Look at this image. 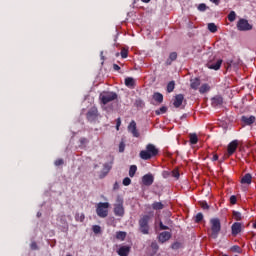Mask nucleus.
<instances>
[{
    "mask_svg": "<svg viewBox=\"0 0 256 256\" xmlns=\"http://www.w3.org/2000/svg\"><path fill=\"white\" fill-rule=\"evenodd\" d=\"M159 227H160L161 231H167V229H169V226H165V224H163V222L159 223Z\"/></svg>",
    "mask_w": 256,
    "mask_h": 256,
    "instance_id": "48",
    "label": "nucleus"
},
{
    "mask_svg": "<svg viewBox=\"0 0 256 256\" xmlns=\"http://www.w3.org/2000/svg\"><path fill=\"white\" fill-rule=\"evenodd\" d=\"M218 159H219V155L214 154L212 157V161H218Z\"/></svg>",
    "mask_w": 256,
    "mask_h": 256,
    "instance_id": "57",
    "label": "nucleus"
},
{
    "mask_svg": "<svg viewBox=\"0 0 256 256\" xmlns=\"http://www.w3.org/2000/svg\"><path fill=\"white\" fill-rule=\"evenodd\" d=\"M114 71H121V67L117 64H113Z\"/></svg>",
    "mask_w": 256,
    "mask_h": 256,
    "instance_id": "54",
    "label": "nucleus"
},
{
    "mask_svg": "<svg viewBox=\"0 0 256 256\" xmlns=\"http://www.w3.org/2000/svg\"><path fill=\"white\" fill-rule=\"evenodd\" d=\"M92 231H93V233H95V235H99V233H101V226H99V225H94V226L92 227Z\"/></svg>",
    "mask_w": 256,
    "mask_h": 256,
    "instance_id": "38",
    "label": "nucleus"
},
{
    "mask_svg": "<svg viewBox=\"0 0 256 256\" xmlns=\"http://www.w3.org/2000/svg\"><path fill=\"white\" fill-rule=\"evenodd\" d=\"M87 143H89V140L87 138H80L81 145H87Z\"/></svg>",
    "mask_w": 256,
    "mask_h": 256,
    "instance_id": "50",
    "label": "nucleus"
},
{
    "mask_svg": "<svg viewBox=\"0 0 256 256\" xmlns=\"http://www.w3.org/2000/svg\"><path fill=\"white\" fill-rule=\"evenodd\" d=\"M114 191H117V189H119V183L115 182L114 186H113Z\"/></svg>",
    "mask_w": 256,
    "mask_h": 256,
    "instance_id": "55",
    "label": "nucleus"
},
{
    "mask_svg": "<svg viewBox=\"0 0 256 256\" xmlns=\"http://www.w3.org/2000/svg\"><path fill=\"white\" fill-rule=\"evenodd\" d=\"M99 99H100L102 105H107V103H111V101H115L117 99V93L102 92L99 96Z\"/></svg>",
    "mask_w": 256,
    "mask_h": 256,
    "instance_id": "6",
    "label": "nucleus"
},
{
    "mask_svg": "<svg viewBox=\"0 0 256 256\" xmlns=\"http://www.w3.org/2000/svg\"><path fill=\"white\" fill-rule=\"evenodd\" d=\"M183 101H185V96L183 94H177L174 98L173 106L179 109L183 105Z\"/></svg>",
    "mask_w": 256,
    "mask_h": 256,
    "instance_id": "14",
    "label": "nucleus"
},
{
    "mask_svg": "<svg viewBox=\"0 0 256 256\" xmlns=\"http://www.w3.org/2000/svg\"><path fill=\"white\" fill-rule=\"evenodd\" d=\"M230 203H231V205H236L237 204V196L232 195L230 197Z\"/></svg>",
    "mask_w": 256,
    "mask_h": 256,
    "instance_id": "46",
    "label": "nucleus"
},
{
    "mask_svg": "<svg viewBox=\"0 0 256 256\" xmlns=\"http://www.w3.org/2000/svg\"><path fill=\"white\" fill-rule=\"evenodd\" d=\"M171 239V232L164 231L158 235L159 243H167Z\"/></svg>",
    "mask_w": 256,
    "mask_h": 256,
    "instance_id": "16",
    "label": "nucleus"
},
{
    "mask_svg": "<svg viewBox=\"0 0 256 256\" xmlns=\"http://www.w3.org/2000/svg\"><path fill=\"white\" fill-rule=\"evenodd\" d=\"M211 3H214V5H219L221 3L220 0H210Z\"/></svg>",
    "mask_w": 256,
    "mask_h": 256,
    "instance_id": "56",
    "label": "nucleus"
},
{
    "mask_svg": "<svg viewBox=\"0 0 256 256\" xmlns=\"http://www.w3.org/2000/svg\"><path fill=\"white\" fill-rule=\"evenodd\" d=\"M119 127H121V118L116 119V131H119Z\"/></svg>",
    "mask_w": 256,
    "mask_h": 256,
    "instance_id": "49",
    "label": "nucleus"
},
{
    "mask_svg": "<svg viewBox=\"0 0 256 256\" xmlns=\"http://www.w3.org/2000/svg\"><path fill=\"white\" fill-rule=\"evenodd\" d=\"M119 256H129V253H131V247L130 246H121L117 251Z\"/></svg>",
    "mask_w": 256,
    "mask_h": 256,
    "instance_id": "17",
    "label": "nucleus"
},
{
    "mask_svg": "<svg viewBox=\"0 0 256 256\" xmlns=\"http://www.w3.org/2000/svg\"><path fill=\"white\" fill-rule=\"evenodd\" d=\"M94 167H95V169H97V165H95Z\"/></svg>",
    "mask_w": 256,
    "mask_h": 256,
    "instance_id": "62",
    "label": "nucleus"
},
{
    "mask_svg": "<svg viewBox=\"0 0 256 256\" xmlns=\"http://www.w3.org/2000/svg\"><path fill=\"white\" fill-rule=\"evenodd\" d=\"M168 110L167 106H162L160 107V109L155 111V115H162L163 113H165Z\"/></svg>",
    "mask_w": 256,
    "mask_h": 256,
    "instance_id": "34",
    "label": "nucleus"
},
{
    "mask_svg": "<svg viewBox=\"0 0 256 256\" xmlns=\"http://www.w3.org/2000/svg\"><path fill=\"white\" fill-rule=\"evenodd\" d=\"M125 151V143L124 142H120L119 144V152L123 153Z\"/></svg>",
    "mask_w": 256,
    "mask_h": 256,
    "instance_id": "47",
    "label": "nucleus"
},
{
    "mask_svg": "<svg viewBox=\"0 0 256 256\" xmlns=\"http://www.w3.org/2000/svg\"><path fill=\"white\" fill-rule=\"evenodd\" d=\"M128 131L133 135V137H139V130H137V123L135 120H132L130 124L128 125Z\"/></svg>",
    "mask_w": 256,
    "mask_h": 256,
    "instance_id": "12",
    "label": "nucleus"
},
{
    "mask_svg": "<svg viewBox=\"0 0 256 256\" xmlns=\"http://www.w3.org/2000/svg\"><path fill=\"white\" fill-rule=\"evenodd\" d=\"M86 118L90 123H95L99 119V110H97V107L90 108L86 114Z\"/></svg>",
    "mask_w": 256,
    "mask_h": 256,
    "instance_id": "7",
    "label": "nucleus"
},
{
    "mask_svg": "<svg viewBox=\"0 0 256 256\" xmlns=\"http://www.w3.org/2000/svg\"><path fill=\"white\" fill-rule=\"evenodd\" d=\"M239 147V141L233 140L228 144L227 153L228 157H231V155L235 154V151H237V148Z\"/></svg>",
    "mask_w": 256,
    "mask_h": 256,
    "instance_id": "10",
    "label": "nucleus"
},
{
    "mask_svg": "<svg viewBox=\"0 0 256 256\" xmlns=\"http://www.w3.org/2000/svg\"><path fill=\"white\" fill-rule=\"evenodd\" d=\"M171 249H174L175 251H177V249H181V243L180 242H174L171 245Z\"/></svg>",
    "mask_w": 256,
    "mask_h": 256,
    "instance_id": "41",
    "label": "nucleus"
},
{
    "mask_svg": "<svg viewBox=\"0 0 256 256\" xmlns=\"http://www.w3.org/2000/svg\"><path fill=\"white\" fill-rule=\"evenodd\" d=\"M120 55H121L122 59H127V57H129V50L123 48L120 52Z\"/></svg>",
    "mask_w": 256,
    "mask_h": 256,
    "instance_id": "35",
    "label": "nucleus"
},
{
    "mask_svg": "<svg viewBox=\"0 0 256 256\" xmlns=\"http://www.w3.org/2000/svg\"><path fill=\"white\" fill-rule=\"evenodd\" d=\"M123 203V198H121V196H117L116 203L114 204V215L116 217L125 216V207L123 206Z\"/></svg>",
    "mask_w": 256,
    "mask_h": 256,
    "instance_id": "4",
    "label": "nucleus"
},
{
    "mask_svg": "<svg viewBox=\"0 0 256 256\" xmlns=\"http://www.w3.org/2000/svg\"><path fill=\"white\" fill-rule=\"evenodd\" d=\"M207 91H211V86L209 84H202L199 88V93H207Z\"/></svg>",
    "mask_w": 256,
    "mask_h": 256,
    "instance_id": "27",
    "label": "nucleus"
},
{
    "mask_svg": "<svg viewBox=\"0 0 256 256\" xmlns=\"http://www.w3.org/2000/svg\"><path fill=\"white\" fill-rule=\"evenodd\" d=\"M233 217L236 221H241L242 219L241 212L233 211Z\"/></svg>",
    "mask_w": 256,
    "mask_h": 256,
    "instance_id": "39",
    "label": "nucleus"
},
{
    "mask_svg": "<svg viewBox=\"0 0 256 256\" xmlns=\"http://www.w3.org/2000/svg\"><path fill=\"white\" fill-rule=\"evenodd\" d=\"M135 106L139 109H143V107H145V102L141 98L136 99Z\"/></svg>",
    "mask_w": 256,
    "mask_h": 256,
    "instance_id": "31",
    "label": "nucleus"
},
{
    "mask_svg": "<svg viewBox=\"0 0 256 256\" xmlns=\"http://www.w3.org/2000/svg\"><path fill=\"white\" fill-rule=\"evenodd\" d=\"M237 29L238 31H251V29H253V26L249 24V21L245 19H240L237 23Z\"/></svg>",
    "mask_w": 256,
    "mask_h": 256,
    "instance_id": "8",
    "label": "nucleus"
},
{
    "mask_svg": "<svg viewBox=\"0 0 256 256\" xmlns=\"http://www.w3.org/2000/svg\"><path fill=\"white\" fill-rule=\"evenodd\" d=\"M253 229H256V220H255V222L253 223Z\"/></svg>",
    "mask_w": 256,
    "mask_h": 256,
    "instance_id": "59",
    "label": "nucleus"
},
{
    "mask_svg": "<svg viewBox=\"0 0 256 256\" xmlns=\"http://www.w3.org/2000/svg\"><path fill=\"white\" fill-rule=\"evenodd\" d=\"M159 155V149L157 147L150 143L146 145L145 150H141L139 153L140 159L143 161H149V159H153V157H157Z\"/></svg>",
    "mask_w": 256,
    "mask_h": 256,
    "instance_id": "1",
    "label": "nucleus"
},
{
    "mask_svg": "<svg viewBox=\"0 0 256 256\" xmlns=\"http://www.w3.org/2000/svg\"><path fill=\"white\" fill-rule=\"evenodd\" d=\"M111 169H112L111 163H105L103 165L102 171L100 172L99 178L105 179V177H107V175H109V171H111Z\"/></svg>",
    "mask_w": 256,
    "mask_h": 256,
    "instance_id": "15",
    "label": "nucleus"
},
{
    "mask_svg": "<svg viewBox=\"0 0 256 256\" xmlns=\"http://www.w3.org/2000/svg\"><path fill=\"white\" fill-rule=\"evenodd\" d=\"M125 85L126 87H128L129 89H135V79L131 78V77H127L125 79Z\"/></svg>",
    "mask_w": 256,
    "mask_h": 256,
    "instance_id": "22",
    "label": "nucleus"
},
{
    "mask_svg": "<svg viewBox=\"0 0 256 256\" xmlns=\"http://www.w3.org/2000/svg\"><path fill=\"white\" fill-rule=\"evenodd\" d=\"M200 206H201V208L204 209V210H208V209H209V204H207L206 201L200 202Z\"/></svg>",
    "mask_w": 256,
    "mask_h": 256,
    "instance_id": "45",
    "label": "nucleus"
},
{
    "mask_svg": "<svg viewBox=\"0 0 256 256\" xmlns=\"http://www.w3.org/2000/svg\"><path fill=\"white\" fill-rule=\"evenodd\" d=\"M221 65H223L222 59L209 60L207 63L208 69H212L214 71H219L221 69Z\"/></svg>",
    "mask_w": 256,
    "mask_h": 256,
    "instance_id": "9",
    "label": "nucleus"
},
{
    "mask_svg": "<svg viewBox=\"0 0 256 256\" xmlns=\"http://www.w3.org/2000/svg\"><path fill=\"white\" fill-rule=\"evenodd\" d=\"M173 61H177V52H171L169 58L166 60V65H171Z\"/></svg>",
    "mask_w": 256,
    "mask_h": 256,
    "instance_id": "24",
    "label": "nucleus"
},
{
    "mask_svg": "<svg viewBox=\"0 0 256 256\" xmlns=\"http://www.w3.org/2000/svg\"><path fill=\"white\" fill-rule=\"evenodd\" d=\"M142 3H149L151 0H141Z\"/></svg>",
    "mask_w": 256,
    "mask_h": 256,
    "instance_id": "58",
    "label": "nucleus"
},
{
    "mask_svg": "<svg viewBox=\"0 0 256 256\" xmlns=\"http://www.w3.org/2000/svg\"><path fill=\"white\" fill-rule=\"evenodd\" d=\"M135 173H137V165H131L129 169V177H135Z\"/></svg>",
    "mask_w": 256,
    "mask_h": 256,
    "instance_id": "30",
    "label": "nucleus"
},
{
    "mask_svg": "<svg viewBox=\"0 0 256 256\" xmlns=\"http://www.w3.org/2000/svg\"><path fill=\"white\" fill-rule=\"evenodd\" d=\"M232 249H233V251H236V253L241 252V247H239V246H233Z\"/></svg>",
    "mask_w": 256,
    "mask_h": 256,
    "instance_id": "52",
    "label": "nucleus"
},
{
    "mask_svg": "<svg viewBox=\"0 0 256 256\" xmlns=\"http://www.w3.org/2000/svg\"><path fill=\"white\" fill-rule=\"evenodd\" d=\"M152 98L154 101H156V103H159V105H161V103H163V94H161L160 92H155L152 95Z\"/></svg>",
    "mask_w": 256,
    "mask_h": 256,
    "instance_id": "23",
    "label": "nucleus"
},
{
    "mask_svg": "<svg viewBox=\"0 0 256 256\" xmlns=\"http://www.w3.org/2000/svg\"><path fill=\"white\" fill-rule=\"evenodd\" d=\"M236 18H237V14L235 13V11H231L228 14V21H230V23H233V21H235Z\"/></svg>",
    "mask_w": 256,
    "mask_h": 256,
    "instance_id": "32",
    "label": "nucleus"
},
{
    "mask_svg": "<svg viewBox=\"0 0 256 256\" xmlns=\"http://www.w3.org/2000/svg\"><path fill=\"white\" fill-rule=\"evenodd\" d=\"M37 215H38V217H41V214H40V213H38Z\"/></svg>",
    "mask_w": 256,
    "mask_h": 256,
    "instance_id": "61",
    "label": "nucleus"
},
{
    "mask_svg": "<svg viewBox=\"0 0 256 256\" xmlns=\"http://www.w3.org/2000/svg\"><path fill=\"white\" fill-rule=\"evenodd\" d=\"M116 57H119V52L116 53Z\"/></svg>",
    "mask_w": 256,
    "mask_h": 256,
    "instance_id": "60",
    "label": "nucleus"
},
{
    "mask_svg": "<svg viewBox=\"0 0 256 256\" xmlns=\"http://www.w3.org/2000/svg\"><path fill=\"white\" fill-rule=\"evenodd\" d=\"M253 180V176L249 173L245 174L242 179H241V183L242 185H251Z\"/></svg>",
    "mask_w": 256,
    "mask_h": 256,
    "instance_id": "20",
    "label": "nucleus"
},
{
    "mask_svg": "<svg viewBox=\"0 0 256 256\" xmlns=\"http://www.w3.org/2000/svg\"><path fill=\"white\" fill-rule=\"evenodd\" d=\"M122 183L125 187H129V184L131 183V178L129 177L124 178Z\"/></svg>",
    "mask_w": 256,
    "mask_h": 256,
    "instance_id": "44",
    "label": "nucleus"
},
{
    "mask_svg": "<svg viewBox=\"0 0 256 256\" xmlns=\"http://www.w3.org/2000/svg\"><path fill=\"white\" fill-rule=\"evenodd\" d=\"M150 247L155 252L159 251V244H157V242H155V241L151 243Z\"/></svg>",
    "mask_w": 256,
    "mask_h": 256,
    "instance_id": "40",
    "label": "nucleus"
},
{
    "mask_svg": "<svg viewBox=\"0 0 256 256\" xmlns=\"http://www.w3.org/2000/svg\"><path fill=\"white\" fill-rule=\"evenodd\" d=\"M30 247H31V249H32L33 251H36V249H38V247H37V242H32L31 245H30Z\"/></svg>",
    "mask_w": 256,
    "mask_h": 256,
    "instance_id": "51",
    "label": "nucleus"
},
{
    "mask_svg": "<svg viewBox=\"0 0 256 256\" xmlns=\"http://www.w3.org/2000/svg\"><path fill=\"white\" fill-rule=\"evenodd\" d=\"M241 121L246 125H253V123L256 121V118L255 116H242Z\"/></svg>",
    "mask_w": 256,
    "mask_h": 256,
    "instance_id": "19",
    "label": "nucleus"
},
{
    "mask_svg": "<svg viewBox=\"0 0 256 256\" xmlns=\"http://www.w3.org/2000/svg\"><path fill=\"white\" fill-rule=\"evenodd\" d=\"M149 223H151V215H143L139 221V231L142 233V235H149V231L151 227L149 226Z\"/></svg>",
    "mask_w": 256,
    "mask_h": 256,
    "instance_id": "2",
    "label": "nucleus"
},
{
    "mask_svg": "<svg viewBox=\"0 0 256 256\" xmlns=\"http://www.w3.org/2000/svg\"><path fill=\"white\" fill-rule=\"evenodd\" d=\"M175 91V81H170L167 84V93H173Z\"/></svg>",
    "mask_w": 256,
    "mask_h": 256,
    "instance_id": "28",
    "label": "nucleus"
},
{
    "mask_svg": "<svg viewBox=\"0 0 256 256\" xmlns=\"http://www.w3.org/2000/svg\"><path fill=\"white\" fill-rule=\"evenodd\" d=\"M203 221V213L199 212L195 216V223H201Z\"/></svg>",
    "mask_w": 256,
    "mask_h": 256,
    "instance_id": "37",
    "label": "nucleus"
},
{
    "mask_svg": "<svg viewBox=\"0 0 256 256\" xmlns=\"http://www.w3.org/2000/svg\"><path fill=\"white\" fill-rule=\"evenodd\" d=\"M189 138L191 145H197V143H199V138L196 133L190 134Z\"/></svg>",
    "mask_w": 256,
    "mask_h": 256,
    "instance_id": "26",
    "label": "nucleus"
},
{
    "mask_svg": "<svg viewBox=\"0 0 256 256\" xmlns=\"http://www.w3.org/2000/svg\"><path fill=\"white\" fill-rule=\"evenodd\" d=\"M96 213L101 219L109 215V202H99L96 207Z\"/></svg>",
    "mask_w": 256,
    "mask_h": 256,
    "instance_id": "5",
    "label": "nucleus"
},
{
    "mask_svg": "<svg viewBox=\"0 0 256 256\" xmlns=\"http://www.w3.org/2000/svg\"><path fill=\"white\" fill-rule=\"evenodd\" d=\"M65 163V161L63 159H57L55 162H54V165L56 167H61V165H63Z\"/></svg>",
    "mask_w": 256,
    "mask_h": 256,
    "instance_id": "43",
    "label": "nucleus"
},
{
    "mask_svg": "<svg viewBox=\"0 0 256 256\" xmlns=\"http://www.w3.org/2000/svg\"><path fill=\"white\" fill-rule=\"evenodd\" d=\"M210 225H211L210 237L212 239H217V237H219V233H221V220H219V218H212L210 219Z\"/></svg>",
    "mask_w": 256,
    "mask_h": 256,
    "instance_id": "3",
    "label": "nucleus"
},
{
    "mask_svg": "<svg viewBox=\"0 0 256 256\" xmlns=\"http://www.w3.org/2000/svg\"><path fill=\"white\" fill-rule=\"evenodd\" d=\"M208 30L210 33H217V25H215V23H209Z\"/></svg>",
    "mask_w": 256,
    "mask_h": 256,
    "instance_id": "33",
    "label": "nucleus"
},
{
    "mask_svg": "<svg viewBox=\"0 0 256 256\" xmlns=\"http://www.w3.org/2000/svg\"><path fill=\"white\" fill-rule=\"evenodd\" d=\"M232 236L237 237L241 231H243V226L239 222H235L231 226Z\"/></svg>",
    "mask_w": 256,
    "mask_h": 256,
    "instance_id": "13",
    "label": "nucleus"
},
{
    "mask_svg": "<svg viewBox=\"0 0 256 256\" xmlns=\"http://www.w3.org/2000/svg\"><path fill=\"white\" fill-rule=\"evenodd\" d=\"M76 221H80V223H83L85 221V214H79L77 213L75 216Z\"/></svg>",
    "mask_w": 256,
    "mask_h": 256,
    "instance_id": "36",
    "label": "nucleus"
},
{
    "mask_svg": "<svg viewBox=\"0 0 256 256\" xmlns=\"http://www.w3.org/2000/svg\"><path fill=\"white\" fill-rule=\"evenodd\" d=\"M200 85H201V79H199V78H192L190 80V87H191V89H194V91H197L199 89Z\"/></svg>",
    "mask_w": 256,
    "mask_h": 256,
    "instance_id": "18",
    "label": "nucleus"
},
{
    "mask_svg": "<svg viewBox=\"0 0 256 256\" xmlns=\"http://www.w3.org/2000/svg\"><path fill=\"white\" fill-rule=\"evenodd\" d=\"M212 105H213V107H219V105H223V97L222 96L213 97Z\"/></svg>",
    "mask_w": 256,
    "mask_h": 256,
    "instance_id": "21",
    "label": "nucleus"
},
{
    "mask_svg": "<svg viewBox=\"0 0 256 256\" xmlns=\"http://www.w3.org/2000/svg\"><path fill=\"white\" fill-rule=\"evenodd\" d=\"M198 11H207V4L201 3L198 5Z\"/></svg>",
    "mask_w": 256,
    "mask_h": 256,
    "instance_id": "42",
    "label": "nucleus"
},
{
    "mask_svg": "<svg viewBox=\"0 0 256 256\" xmlns=\"http://www.w3.org/2000/svg\"><path fill=\"white\" fill-rule=\"evenodd\" d=\"M165 205H163V203L161 202H154L152 204V209H154V211H161V209H164Z\"/></svg>",
    "mask_w": 256,
    "mask_h": 256,
    "instance_id": "25",
    "label": "nucleus"
},
{
    "mask_svg": "<svg viewBox=\"0 0 256 256\" xmlns=\"http://www.w3.org/2000/svg\"><path fill=\"white\" fill-rule=\"evenodd\" d=\"M172 174H173V177H175L176 179H179V171L174 170V171L172 172Z\"/></svg>",
    "mask_w": 256,
    "mask_h": 256,
    "instance_id": "53",
    "label": "nucleus"
},
{
    "mask_svg": "<svg viewBox=\"0 0 256 256\" xmlns=\"http://www.w3.org/2000/svg\"><path fill=\"white\" fill-rule=\"evenodd\" d=\"M125 237H127V233L120 231L116 233V239H120V241H125Z\"/></svg>",
    "mask_w": 256,
    "mask_h": 256,
    "instance_id": "29",
    "label": "nucleus"
},
{
    "mask_svg": "<svg viewBox=\"0 0 256 256\" xmlns=\"http://www.w3.org/2000/svg\"><path fill=\"white\" fill-rule=\"evenodd\" d=\"M155 181V177L153 176V174L149 173V174H145L142 177V183L143 185H145L146 187H151V185H153Z\"/></svg>",
    "mask_w": 256,
    "mask_h": 256,
    "instance_id": "11",
    "label": "nucleus"
}]
</instances>
